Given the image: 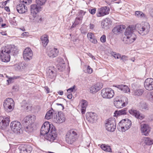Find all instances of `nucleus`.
<instances>
[{
  "label": "nucleus",
  "instance_id": "obj_1",
  "mask_svg": "<svg viewBox=\"0 0 153 153\" xmlns=\"http://www.w3.org/2000/svg\"><path fill=\"white\" fill-rule=\"evenodd\" d=\"M125 36L123 38V41L126 44H130L134 42L137 38L136 35L133 33V29L129 27L126 29L125 32Z\"/></svg>",
  "mask_w": 153,
  "mask_h": 153
},
{
  "label": "nucleus",
  "instance_id": "obj_2",
  "mask_svg": "<svg viewBox=\"0 0 153 153\" xmlns=\"http://www.w3.org/2000/svg\"><path fill=\"white\" fill-rule=\"evenodd\" d=\"M12 46V45H8L2 48L0 53L1 58L2 61L7 62L10 61V53H11Z\"/></svg>",
  "mask_w": 153,
  "mask_h": 153
},
{
  "label": "nucleus",
  "instance_id": "obj_3",
  "mask_svg": "<svg viewBox=\"0 0 153 153\" xmlns=\"http://www.w3.org/2000/svg\"><path fill=\"white\" fill-rule=\"evenodd\" d=\"M135 28L140 34L143 36L147 34L149 32L150 25L147 22H143L136 24Z\"/></svg>",
  "mask_w": 153,
  "mask_h": 153
},
{
  "label": "nucleus",
  "instance_id": "obj_4",
  "mask_svg": "<svg viewBox=\"0 0 153 153\" xmlns=\"http://www.w3.org/2000/svg\"><path fill=\"white\" fill-rule=\"evenodd\" d=\"M128 103V100L127 97L123 96L121 98L117 96L114 98V104L115 106L117 108H121L125 106Z\"/></svg>",
  "mask_w": 153,
  "mask_h": 153
},
{
  "label": "nucleus",
  "instance_id": "obj_5",
  "mask_svg": "<svg viewBox=\"0 0 153 153\" xmlns=\"http://www.w3.org/2000/svg\"><path fill=\"white\" fill-rule=\"evenodd\" d=\"M77 134L73 129L68 131L65 136V140L68 144H71L77 139Z\"/></svg>",
  "mask_w": 153,
  "mask_h": 153
},
{
  "label": "nucleus",
  "instance_id": "obj_6",
  "mask_svg": "<svg viewBox=\"0 0 153 153\" xmlns=\"http://www.w3.org/2000/svg\"><path fill=\"white\" fill-rule=\"evenodd\" d=\"M131 121L128 119H124L121 120L117 125L118 128L121 129L122 132H125L129 129L131 126Z\"/></svg>",
  "mask_w": 153,
  "mask_h": 153
},
{
  "label": "nucleus",
  "instance_id": "obj_7",
  "mask_svg": "<svg viewBox=\"0 0 153 153\" xmlns=\"http://www.w3.org/2000/svg\"><path fill=\"white\" fill-rule=\"evenodd\" d=\"M101 94L103 98L109 99L113 97L114 95V92L111 88H106L101 90Z\"/></svg>",
  "mask_w": 153,
  "mask_h": 153
},
{
  "label": "nucleus",
  "instance_id": "obj_8",
  "mask_svg": "<svg viewBox=\"0 0 153 153\" xmlns=\"http://www.w3.org/2000/svg\"><path fill=\"white\" fill-rule=\"evenodd\" d=\"M116 124L114 118H110L106 121L105 127L108 131L113 132L116 128Z\"/></svg>",
  "mask_w": 153,
  "mask_h": 153
},
{
  "label": "nucleus",
  "instance_id": "obj_9",
  "mask_svg": "<svg viewBox=\"0 0 153 153\" xmlns=\"http://www.w3.org/2000/svg\"><path fill=\"white\" fill-rule=\"evenodd\" d=\"M52 126L50 132L47 134L45 138L49 141L53 142L56 139L57 134L55 127L53 125H52Z\"/></svg>",
  "mask_w": 153,
  "mask_h": 153
},
{
  "label": "nucleus",
  "instance_id": "obj_10",
  "mask_svg": "<svg viewBox=\"0 0 153 153\" xmlns=\"http://www.w3.org/2000/svg\"><path fill=\"white\" fill-rule=\"evenodd\" d=\"M52 124H50L48 122H45L42 126L41 129V134L42 135L47 134L49 133L52 129Z\"/></svg>",
  "mask_w": 153,
  "mask_h": 153
},
{
  "label": "nucleus",
  "instance_id": "obj_11",
  "mask_svg": "<svg viewBox=\"0 0 153 153\" xmlns=\"http://www.w3.org/2000/svg\"><path fill=\"white\" fill-rule=\"evenodd\" d=\"M10 126L12 130L15 133L19 134L22 131L21 124L18 121H14L11 122Z\"/></svg>",
  "mask_w": 153,
  "mask_h": 153
},
{
  "label": "nucleus",
  "instance_id": "obj_12",
  "mask_svg": "<svg viewBox=\"0 0 153 153\" xmlns=\"http://www.w3.org/2000/svg\"><path fill=\"white\" fill-rule=\"evenodd\" d=\"M110 9L109 7L104 6L97 9L96 16L97 17H102L109 13Z\"/></svg>",
  "mask_w": 153,
  "mask_h": 153
},
{
  "label": "nucleus",
  "instance_id": "obj_13",
  "mask_svg": "<svg viewBox=\"0 0 153 153\" xmlns=\"http://www.w3.org/2000/svg\"><path fill=\"white\" fill-rule=\"evenodd\" d=\"M33 53L31 49L28 47L24 49L23 52V56L24 60L27 61L32 59Z\"/></svg>",
  "mask_w": 153,
  "mask_h": 153
},
{
  "label": "nucleus",
  "instance_id": "obj_14",
  "mask_svg": "<svg viewBox=\"0 0 153 153\" xmlns=\"http://www.w3.org/2000/svg\"><path fill=\"white\" fill-rule=\"evenodd\" d=\"M65 118L64 114L62 113H58V114H54L53 117V121L56 123H62L65 120Z\"/></svg>",
  "mask_w": 153,
  "mask_h": 153
},
{
  "label": "nucleus",
  "instance_id": "obj_15",
  "mask_svg": "<svg viewBox=\"0 0 153 153\" xmlns=\"http://www.w3.org/2000/svg\"><path fill=\"white\" fill-rule=\"evenodd\" d=\"M103 86L102 83L98 82L94 84L90 88V92L92 94L95 93L100 90Z\"/></svg>",
  "mask_w": 153,
  "mask_h": 153
},
{
  "label": "nucleus",
  "instance_id": "obj_16",
  "mask_svg": "<svg viewBox=\"0 0 153 153\" xmlns=\"http://www.w3.org/2000/svg\"><path fill=\"white\" fill-rule=\"evenodd\" d=\"M144 85L145 88L148 90H153V79L151 78L146 79L144 83Z\"/></svg>",
  "mask_w": 153,
  "mask_h": 153
},
{
  "label": "nucleus",
  "instance_id": "obj_17",
  "mask_svg": "<svg viewBox=\"0 0 153 153\" xmlns=\"http://www.w3.org/2000/svg\"><path fill=\"white\" fill-rule=\"evenodd\" d=\"M16 8L17 12L19 13H24L27 11V7L25 5L20 2L17 5Z\"/></svg>",
  "mask_w": 153,
  "mask_h": 153
},
{
  "label": "nucleus",
  "instance_id": "obj_18",
  "mask_svg": "<svg viewBox=\"0 0 153 153\" xmlns=\"http://www.w3.org/2000/svg\"><path fill=\"white\" fill-rule=\"evenodd\" d=\"M86 117L88 121L91 123H93L97 120V117L96 114L92 112H90L87 114Z\"/></svg>",
  "mask_w": 153,
  "mask_h": 153
},
{
  "label": "nucleus",
  "instance_id": "obj_19",
  "mask_svg": "<svg viewBox=\"0 0 153 153\" xmlns=\"http://www.w3.org/2000/svg\"><path fill=\"white\" fill-rule=\"evenodd\" d=\"M46 76L48 79H54L56 77V73L54 68L52 67H49L46 72Z\"/></svg>",
  "mask_w": 153,
  "mask_h": 153
},
{
  "label": "nucleus",
  "instance_id": "obj_20",
  "mask_svg": "<svg viewBox=\"0 0 153 153\" xmlns=\"http://www.w3.org/2000/svg\"><path fill=\"white\" fill-rule=\"evenodd\" d=\"M128 112L130 114L134 116L137 118L142 120L144 117V115L140 114L138 111L136 110L131 109L128 111Z\"/></svg>",
  "mask_w": 153,
  "mask_h": 153
},
{
  "label": "nucleus",
  "instance_id": "obj_21",
  "mask_svg": "<svg viewBox=\"0 0 153 153\" xmlns=\"http://www.w3.org/2000/svg\"><path fill=\"white\" fill-rule=\"evenodd\" d=\"M10 121V118L8 117L3 118L0 117V128L5 127L8 126Z\"/></svg>",
  "mask_w": 153,
  "mask_h": 153
},
{
  "label": "nucleus",
  "instance_id": "obj_22",
  "mask_svg": "<svg viewBox=\"0 0 153 153\" xmlns=\"http://www.w3.org/2000/svg\"><path fill=\"white\" fill-rule=\"evenodd\" d=\"M20 149L21 153H30L32 150V148L30 145H22Z\"/></svg>",
  "mask_w": 153,
  "mask_h": 153
},
{
  "label": "nucleus",
  "instance_id": "obj_23",
  "mask_svg": "<svg viewBox=\"0 0 153 153\" xmlns=\"http://www.w3.org/2000/svg\"><path fill=\"white\" fill-rule=\"evenodd\" d=\"M42 9V7L37 4H33L30 6L31 13L33 15H36L37 13L41 11Z\"/></svg>",
  "mask_w": 153,
  "mask_h": 153
},
{
  "label": "nucleus",
  "instance_id": "obj_24",
  "mask_svg": "<svg viewBox=\"0 0 153 153\" xmlns=\"http://www.w3.org/2000/svg\"><path fill=\"white\" fill-rule=\"evenodd\" d=\"M57 65L58 70L62 71L65 69L64 60L61 58H59L57 61Z\"/></svg>",
  "mask_w": 153,
  "mask_h": 153
},
{
  "label": "nucleus",
  "instance_id": "obj_25",
  "mask_svg": "<svg viewBox=\"0 0 153 153\" xmlns=\"http://www.w3.org/2000/svg\"><path fill=\"white\" fill-rule=\"evenodd\" d=\"M36 119V117L34 115H30L26 117L24 119V122L25 123H28L30 125H32Z\"/></svg>",
  "mask_w": 153,
  "mask_h": 153
},
{
  "label": "nucleus",
  "instance_id": "obj_26",
  "mask_svg": "<svg viewBox=\"0 0 153 153\" xmlns=\"http://www.w3.org/2000/svg\"><path fill=\"white\" fill-rule=\"evenodd\" d=\"M114 86L123 92L128 93L130 92V89L126 85L121 84L116 85Z\"/></svg>",
  "mask_w": 153,
  "mask_h": 153
},
{
  "label": "nucleus",
  "instance_id": "obj_27",
  "mask_svg": "<svg viewBox=\"0 0 153 153\" xmlns=\"http://www.w3.org/2000/svg\"><path fill=\"white\" fill-rule=\"evenodd\" d=\"M141 131L143 134L147 136L150 132V129L149 126L146 124L141 125Z\"/></svg>",
  "mask_w": 153,
  "mask_h": 153
},
{
  "label": "nucleus",
  "instance_id": "obj_28",
  "mask_svg": "<svg viewBox=\"0 0 153 153\" xmlns=\"http://www.w3.org/2000/svg\"><path fill=\"white\" fill-rule=\"evenodd\" d=\"M59 53V51L57 49L53 48L50 49L48 53V56L54 58Z\"/></svg>",
  "mask_w": 153,
  "mask_h": 153
},
{
  "label": "nucleus",
  "instance_id": "obj_29",
  "mask_svg": "<svg viewBox=\"0 0 153 153\" xmlns=\"http://www.w3.org/2000/svg\"><path fill=\"white\" fill-rule=\"evenodd\" d=\"M126 28L125 25H120L116 26L113 29L112 31L115 34H117Z\"/></svg>",
  "mask_w": 153,
  "mask_h": 153
},
{
  "label": "nucleus",
  "instance_id": "obj_30",
  "mask_svg": "<svg viewBox=\"0 0 153 153\" xmlns=\"http://www.w3.org/2000/svg\"><path fill=\"white\" fill-rule=\"evenodd\" d=\"M48 36L46 34L42 35L40 37L42 45L44 47H46L48 43Z\"/></svg>",
  "mask_w": 153,
  "mask_h": 153
},
{
  "label": "nucleus",
  "instance_id": "obj_31",
  "mask_svg": "<svg viewBox=\"0 0 153 153\" xmlns=\"http://www.w3.org/2000/svg\"><path fill=\"white\" fill-rule=\"evenodd\" d=\"M80 106L81 107V111L82 114H84L88 105V102L85 100H82L80 102Z\"/></svg>",
  "mask_w": 153,
  "mask_h": 153
},
{
  "label": "nucleus",
  "instance_id": "obj_32",
  "mask_svg": "<svg viewBox=\"0 0 153 153\" xmlns=\"http://www.w3.org/2000/svg\"><path fill=\"white\" fill-rule=\"evenodd\" d=\"M111 22L109 18H107L102 22L101 25L103 28L107 29L111 24Z\"/></svg>",
  "mask_w": 153,
  "mask_h": 153
},
{
  "label": "nucleus",
  "instance_id": "obj_33",
  "mask_svg": "<svg viewBox=\"0 0 153 153\" xmlns=\"http://www.w3.org/2000/svg\"><path fill=\"white\" fill-rule=\"evenodd\" d=\"M127 108H125L119 111H115L114 113L115 116H118L122 115H125L126 114Z\"/></svg>",
  "mask_w": 153,
  "mask_h": 153
},
{
  "label": "nucleus",
  "instance_id": "obj_34",
  "mask_svg": "<svg viewBox=\"0 0 153 153\" xmlns=\"http://www.w3.org/2000/svg\"><path fill=\"white\" fill-rule=\"evenodd\" d=\"M54 113V110L51 108L50 110L47 112L45 117V118L47 120H49L53 118L55 114Z\"/></svg>",
  "mask_w": 153,
  "mask_h": 153
},
{
  "label": "nucleus",
  "instance_id": "obj_35",
  "mask_svg": "<svg viewBox=\"0 0 153 153\" xmlns=\"http://www.w3.org/2000/svg\"><path fill=\"white\" fill-rule=\"evenodd\" d=\"M14 68L16 70L21 71H23L25 68V66L23 63H21L16 64L14 65Z\"/></svg>",
  "mask_w": 153,
  "mask_h": 153
},
{
  "label": "nucleus",
  "instance_id": "obj_36",
  "mask_svg": "<svg viewBox=\"0 0 153 153\" xmlns=\"http://www.w3.org/2000/svg\"><path fill=\"white\" fill-rule=\"evenodd\" d=\"M135 16L138 18L143 19H145L146 16L142 12L139 11H136L135 12Z\"/></svg>",
  "mask_w": 153,
  "mask_h": 153
},
{
  "label": "nucleus",
  "instance_id": "obj_37",
  "mask_svg": "<svg viewBox=\"0 0 153 153\" xmlns=\"http://www.w3.org/2000/svg\"><path fill=\"white\" fill-rule=\"evenodd\" d=\"M4 105H6L14 106V103L13 99L10 98H8L5 100L4 102Z\"/></svg>",
  "mask_w": 153,
  "mask_h": 153
},
{
  "label": "nucleus",
  "instance_id": "obj_38",
  "mask_svg": "<svg viewBox=\"0 0 153 153\" xmlns=\"http://www.w3.org/2000/svg\"><path fill=\"white\" fill-rule=\"evenodd\" d=\"M143 139L146 145L149 146L153 144V140L150 138L144 137Z\"/></svg>",
  "mask_w": 153,
  "mask_h": 153
},
{
  "label": "nucleus",
  "instance_id": "obj_39",
  "mask_svg": "<svg viewBox=\"0 0 153 153\" xmlns=\"http://www.w3.org/2000/svg\"><path fill=\"white\" fill-rule=\"evenodd\" d=\"M101 148L104 151L108 152H111V149L109 146L106 145L105 144H103L101 145Z\"/></svg>",
  "mask_w": 153,
  "mask_h": 153
},
{
  "label": "nucleus",
  "instance_id": "obj_40",
  "mask_svg": "<svg viewBox=\"0 0 153 153\" xmlns=\"http://www.w3.org/2000/svg\"><path fill=\"white\" fill-rule=\"evenodd\" d=\"M82 20L79 17H76L75 19V20L74 23L71 27V28H73L76 27V26L79 25L81 23Z\"/></svg>",
  "mask_w": 153,
  "mask_h": 153
},
{
  "label": "nucleus",
  "instance_id": "obj_41",
  "mask_svg": "<svg viewBox=\"0 0 153 153\" xmlns=\"http://www.w3.org/2000/svg\"><path fill=\"white\" fill-rule=\"evenodd\" d=\"M146 98L147 100L151 102L153 101V91L147 93Z\"/></svg>",
  "mask_w": 153,
  "mask_h": 153
},
{
  "label": "nucleus",
  "instance_id": "obj_42",
  "mask_svg": "<svg viewBox=\"0 0 153 153\" xmlns=\"http://www.w3.org/2000/svg\"><path fill=\"white\" fill-rule=\"evenodd\" d=\"M4 109L7 112H10L12 111L13 109L14 106L6 105H4Z\"/></svg>",
  "mask_w": 153,
  "mask_h": 153
},
{
  "label": "nucleus",
  "instance_id": "obj_43",
  "mask_svg": "<svg viewBox=\"0 0 153 153\" xmlns=\"http://www.w3.org/2000/svg\"><path fill=\"white\" fill-rule=\"evenodd\" d=\"M144 92L143 90L142 89H137L134 91V95L140 96L142 95Z\"/></svg>",
  "mask_w": 153,
  "mask_h": 153
},
{
  "label": "nucleus",
  "instance_id": "obj_44",
  "mask_svg": "<svg viewBox=\"0 0 153 153\" xmlns=\"http://www.w3.org/2000/svg\"><path fill=\"white\" fill-rule=\"evenodd\" d=\"M140 106L142 110L148 109V105L145 102H141L140 103Z\"/></svg>",
  "mask_w": 153,
  "mask_h": 153
},
{
  "label": "nucleus",
  "instance_id": "obj_45",
  "mask_svg": "<svg viewBox=\"0 0 153 153\" xmlns=\"http://www.w3.org/2000/svg\"><path fill=\"white\" fill-rule=\"evenodd\" d=\"M20 78V76H14L13 77H9L8 79L7 80V82L8 83H11L13 82V80L16 79H18Z\"/></svg>",
  "mask_w": 153,
  "mask_h": 153
},
{
  "label": "nucleus",
  "instance_id": "obj_46",
  "mask_svg": "<svg viewBox=\"0 0 153 153\" xmlns=\"http://www.w3.org/2000/svg\"><path fill=\"white\" fill-rule=\"evenodd\" d=\"M46 1V0H36V3L39 6L44 5Z\"/></svg>",
  "mask_w": 153,
  "mask_h": 153
},
{
  "label": "nucleus",
  "instance_id": "obj_47",
  "mask_svg": "<svg viewBox=\"0 0 153 153\" xmlns=\"http://www.w3.org/2000/svg\"><path fill=\"white\" fill-rule=\"evenodd\" d=\"M12 48L11 49V52L13 55L17 54L18 53V51L16 47L14 45H12Z\"/></svg>",
  "mask_w": 153,
  "mask_h": 153
},
{
  "label": "nucleus",
  "instance_id": "obj_48",
  "mask_svg": "<svg viewBox=\"0 0 153 153\" xmlns=\"http://www.w3.org/2000/svg\"><path fill=\"white\" fill-rule=\"evenodd\" d=\"M86 12L83 10H80L78 13L79 15L77 16V17H79L80 19L82 20L83 16L86 13Z\"/></svg>",
  "mask_w": 153,
  "mask_h": 153
},
{
  "label": "nucleus",
  "instance_id": "obj_49",
  "mask_svg": "<svg viewBox=\"0 0 153 153\" xmlns=\"http://www.w3.org/2000/svg\"><path fill=\"white\" fill-rule=\"evenodd\" d=\"M30 125H28L25 128V130L28 133L32 131L33 130V128L32 124Z\"/></svg>",
  "mask_w": 153,
  "mask_h": 153
},
{
  "label": "nucleus",
  "instance_id": "obj_50",
  "mask_svg": "<svg viewBox=\"0 0 153 153\" xmlns=\"http://www.w3.org/2000/svg\"><path fill=\"white\" fill-rule=\"evenodd\" d=\"M32 2V0H20V2L24 4H29Z\"/></svg>",
  "mask_w": 153,
  "mask_h": 153
},
{
  "label": "nucleus",
  "instance_id": "obj_51",
  "mask_svg": "<svg viewBox=\"0 0 153 153\" xmlns=\"http://www.w3.org/2000/svg\"><path fill=\"white\" fill-rule=\"evenodd\" d=\"M33 20L37 22H41L42 20V18L38 16L34 17Z\"/></svg>",
  "mask_w": 153,
  "mask_h": 153
},
{
  "label": "nucleus",
  "instance_id": "obj_52",
  "mask_svg": "<svg viewBox=\"0 0 153 153\" xmlns=\"http://www.w3.org/2000/svg\"><path fill=\"white\" fill-rule=\"evenodd\" d=\"M112 55L115 59H118L121 58V55L120 54H117L114 52L113 53Z\"/></svg>",
  "mask_w": 153,
  "mask_h": 153
},
{
  "label": "nucleus",
  "instance_id": "obj_53",
  "mask_svg": "<svg viewBox=\"0 0 153 153\" xmlns=\"http://www.w3.org/2000/svg\"><path fill=\"white\" fill-rule=\"evenodd\" d=\"M12 89L15 91H17L19 90V86L18 85H15L13 87Z\"/></svg>",
  "mask_w": 153,
  "mask_h": 153
},
{
  "label": "nucleus",
  "instance_id": "obj_54",
  "mask_svg": "<svg viewBox=\"0 0 153 153\" xmlns=\"http://www.w3.org/2000/svg\"><path fill=\"white\" fill-rule=\"evenodd\" d=\"M89 13L92 15L94 14L96 12V8L89 9L88 10Z\"/></svg>",
  "mask_w": 153,
  "mask_h": 153
},
{
  "label": "nucleus",
  "instance_id": "obj_55",
  "mask_svg": "<svg viewBox=\"0 0 153 153\" xmlns=\"http://www.w3.org/2000/svg\"><path fill=\"white\" fill-rule=\"evenodd\" d=\"M100 39L101 42L102 43L105 42H106V39L105 36L104 35H102Z\"/></svg>",
  "mask_w": 153,
  "mask_h": 153
},
{
  "label": "nucleus",
  "instance_id": "obj_56",
  "mask_svg": "<svg viewBox=\"0 0 153 153\" xmlns=\"http://www.w3.org/2000/svg\"><path fill=\"white\" fill-rule=\"evenodd\" d=\"M94 37V35L91 33H88L87 34V37L89 40Z\"/></svg>",
  "mask_w": 153,
  "mask_h": 153
},
{
  "label": "nucleus",
  "instance_id": "obj_57",
  "mask_svg": "<svg viewBox=\"0 0 153 153\" xmlns=\"http://www.w3.org/2000/svg\"><path fill=\"white\" fill-rule=\"evenodd\" d=\"M89 41L92 43L94 44L97 43V39L95 38L94 37H93L89 40Z\"/></svg>",
  "mask_w": 153,
  "mask_h": 153
},
{
  "label": "nucleus",
  "instance_id": "obj_58",
  "mask_svg": "<svg viewBox=\"0 0 153 153\" xmlns=\"http://www.w3.org/2000/svg\"><path fill=\"white\" fill-rule=\"evenodd\" d=\"M121 59L123 62H125L126 61L128 60V57L126 56L123 55L122 56L121 58Z\"/></svg>",
  "mask_w": 153,
  "mask_h": 153
},
{
  "label": "nucleus",
  "instance_id": "obj_59",
  "mask_svg": "<svg viewBox=\"0 0 153 153\" xmlns=\"http://www.w3.org/2000/svg\"><path fill=\"white\" fill-rule=\"evenodd\" d=\"M75 87H76L75 85H74L72 87L68 89L67 90V91L68 92H73L74 91V90L75 89Z\"/></svg>",
  "mask_w": 153,
  "mask_h": 153
},
{
  "label": "nucleus",
  "instance_id": "obj_60",
  "mask_svg": "<svg viewBox=\"0 0 153 153\" xmlns=\"http://www.w3.org/2000/svg\"><path fill=\"white\" fill-rule=\"evenodd\" d=\"M87 72L89 74H91L93 72L92 69L89 66H88L87 68Z\"/></svg>",
  "mask_w": 153,
  "mask_h": 153
},
{
  "label": "nucleus",
  "instance_id": "obj_61",
  "mask_svg": "<svg viewBox=\"0 0 153 153\" xmlns=\"http://www.w3.org/2000/svg\"><path fill=\"white\" fill-rule=\"evenodd\" d=\"M25 107H26V110H30L31 109V106H30L27 103H26Z\"/></svg>",
  "mask_w": 153,
  "mask_h": 153
},
{
  "label": "nucleus",
  "instance_id": "obj_62",
  "mask_svg": "<svg viewBox=\"0 0 153 153\" xmlns=\"http://www.w3.org/2000/svg\"><path fill=\"white\" fill-rule=\"evenodd\" d=\"M22 36L27 37L29 36V34L28 32H25L23 33L21 35Z\"/></svg>",
  "mask_w": 153,
  "mask_h": 153
},
{
  "label": "nucleus",
  "instance_id": "obj_63",
  "mask_svg": "<svg viewBox=\"0 0 153 153\" xmlns=\"http://www.w3.org/2000/svg\"><path fill=\"white\" fill-rule=\"evenodd\" d=\"M45 88L47 93H49L50 92V89L47 86L45 87Z\"/></svg>",
  "mask_w": 153,
  "mask_h": 153
},
{
  "label": "nucleus",
  "instance_id": "obj_64",
  "mask_svg": "<svg viewBox=\"0 0 153 153\" xmlns=\"http://www.w3.org/2000/svg\"><path fill=\"white\" fill-rule=\"evenodd\" d=\"M150 14L151 16L153 18V8L150 11Z\"/></svg>",
  "mask_w": 153,
  "mask_h": 153
}]
</instances>
